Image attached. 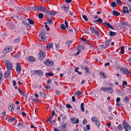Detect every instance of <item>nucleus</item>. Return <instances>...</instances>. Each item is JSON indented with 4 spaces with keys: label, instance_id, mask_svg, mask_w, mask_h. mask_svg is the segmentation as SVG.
I'll return each instance as SVG.
<instances>
[{
    "label": "nucleus",
    "instance_id": "obj_1",
    "mask_svg": "<svg viewBox=\"0 0 131 131\" xmlns=\"http://www.w3.org/2000/svg\"><path fill=\"white\" fill-rule=\"evenodd\" d=\"M4 63L5 64L7 70H11L12 69V65L10 61L5 60L4 61Z\"/></svg>",
    "mask_w": 131,
    "mask_h": 131
},
{
    "label": "nucleus",
    "instance_id": "obj_2",
    "mask_svg": "<svg viewBox=\"0 0 131 131\" xmlns=\"http://www.w3.org/2000/svg\"><path fill=\"white\" fill-rule=\"evenodd\" d=\"M125 120L122 123V125L124 128L126 129L125 131H128V130L131 131L130 127L129 125L127 123L125 122Z\"/></svg>",
    "mask_w": 131,
    "mask_h": 131
},
{
    "label": "nucleus",
    "instance_id": "obj_3",
    "mask_svg": "<svg viewBox=\"0 0 131 131\" xmlns=\"http://www.w3.org/2000/svg\"><path fill=\"white\" fill-rule=\"evenodd\" d=\"M38 58L40 60H43L45 56V54L44 52L42 50H41L38 53Z\"/></svg>",
    "mask_w": 131,
    "mask_h": 131
},
{
    "label": "nucleus",
    "instance_id": "obj_4",
    "mask_svg": "<svg viewBox=\"0 0 131 131\" xmlns=\"http://www.w3.org/2000/svg\"><path fill=\"white\" fill-rule=\"evenodd\" d=\"M120 70L124 74H127L130 73L128 69L123 67L121 68Z\"/></svg>",
    "mask_w": 131,
    "mask_h": 131
},
{
    "label": "nucleus",
    "instance_id": "obj_5",
    "mask_svg": "<svg viewBox=\"0 0 131 131\" xmlns=\"http://www.w3.org/2000/svg\"><path fill=\"white\" fill-rule=\"evenodd\" d=\"M16 69V71L18 74H19L21 72V67L19 63H18L17 64Z\"/></svg>",
    "mask_w": 131,
    "mask_h": 131
},
{
    "label": "nucleus",
    "instance_id": "obj_6",
    "mask_svg": "<svg viewBox=\"0 0 131 131\" xmlns=\"http://www.w3.org/2000/svg\"><path fill=\"white\" fill-rule=\"evenodd\" d=\"M44 63L47 66H52L53 64V62L49 59H47L46 60H45Z\"/></svg>",
    "mask_w": 131,
    "mask_h": 131
},
{
    "label": "nucleus",
    "instance_id": "obj_7",
    "mask_svg": "<svg viewBox=\"0 0 131 131\" xmlns=\"http://www.w3.org/2000/svg\"><path fill=\"white\" fill-rule=\"evenodd\" d=\"M34 73L39 77H41L43 75V73L42 70H36L35 71Z\"/></svg>",
    "mask_w": 131,
    "mask_h": 131
},
{
    "label": "nucleus",
    "instance_id": "obj_8",
    "mask_svg": "<svg viewBox=\"0 0 131 131\" xmlns=\"http://www.w3.org/2000/svg\"><path fill=\"white\" fill-rule=\"evenodd\" d=\"M60 129L61 131H67V124H63V125L61 126Z\"/></svg>",
    "mask_w": 131,
    "mask_h": 131
},
{
    "label": "nucleus",
    "instance_id": "obj_9",
    "mask_svg": "<svg viewBox=\"0 0 131 131\" xmlns=\"http://www.w3.org/2000/svg\"><path fill=\"white\" fill-rule=\"evenodd\" d=\"M70 122L72 123L76 124L79 122V120L78 118L76 119L75 118L73 117L71 119Z\"/></svg>",
    "mask_w": 131,
    "mask_h": 131
},
{
    "label": "nucleus",
    "instance_id": "obj_10",
    "mask_svg": "<svg viewBox=\"0 0 131 131\" xmlns=\"http://www.w3.org/2000/svg\"><path fill=\"white\" fill-rule=\"evenodd\" d=\"M61 8L66 13H67L69 10V8L68 7L63 5L61 6Z\"/></svg>",
    "mask_w": 131,
    "mask_h": 131
},
{
    "label": "nucleus",
    "instance_id": "obj_11",
    "mask_svg": "<svg viewBox=\"0 0 131 131\" xmlns=\"http://www.w3.org/2000/svg\"><path fill=\"white\" fill-rule=\"evenodd\" d=\"M15 23H9L8 27L10 29H13L15 28Z\"/></svg>",
    "mask_w": 131,
    "mask_h": 131
},
{
    "label": "nucleus",
    "instance_id": "obj_12",
    "mask_svg": "<svg viewBox=\"0 0 131 131\" xmlns=\"http://www.w3.org/2000/svg\"><path fill=\"white\" fill-rule=\"evenodd\" d=\"M12 46H9L8 47H5L4 50V51H5V52H9L10 51L12 50Z\"/></svg>",
    "mask_w": 131,
    "mask_h": 131
},
{
    "label": "nucleus",
    "instance_id": "obj_13",
    "mask_svg": "<svg viewBox=\"0 0 131 131\" xmlns=\"http://www.w3.org/2000/svg\"><path fill=\"white\" fill-rule=\"evenodd\" d=\"M39 37L40 38L41 40L45 39L46 38L45 33L43 32H41L40 34Z\"/></svg>",
    "mask_w": 131,
    "mask_h": 131
},
{
    "label": "nucleus",
    "instance_id": "obj_14",
    "mask_svg": "<svg viewBox=\"0 0 131 131\" xmlns=\"http://www.w3.org/2000/svg\"><path fill=\"white\" fill-rule=\"evenodd\" d=\"M15 108V105L11 104L9 105V107H8V110L9 111H12L14 110Z\"/></svg>",
    "mask_w": 131,
    "mask_h": 131
},
{
    "label": "nucleus",
    "instance_id": "obj_15",
    "mask_svg": "<svg viewBox=\"0 0 131 131\" xmlns=\"http://www.w3.org/2000/svg\"><path fill=\"white\" fill-rule=\"evenodd\" d=\"M123 12L124 13H129V11L127 7H126L125 6L123 7Z\"/></svg>",
    "mask_w": 131,
    "mask_h": 131
},
{
    "label": "nucleus",
    "instance_id": "obj_16",
    "mask_svg": "<svg viewBox=\"0 0 131 131\" xmlns=\"http://www.w3.org/2000/svg\"><path fill=\"white\" fill-rule=\"evenodd\" d=\"M120 25L119 27H123V26L127 25V23L126 21L120 23L119 24Z\"/></svg>",
    "mask_w": 131,
    "mask_h": 131
},
{
    "label": "nucleus",
    "instance_id": "obj_17",
    "mask_svg": "<svg viewBox=\"0 0 131 131\" xmlns=\"http://www.w3.org/2000/svg\"><path fill=\"white\" fill-rule=\"evenodd\" d=\"M112 13L113 15L117 16L120 15V13L116 10L113 11L112 12Z\"/></svg>",
    "mask_w": 131,
    "mask_h": 131
},
{
    "label": "nucleus",
    "instance_id": "obj_18",
    "mask_svg": "<svg viewBox=\"0 0 131 131\" xmlns=\"http://www.w3.org/2000/svg\"><path fill=\"white\" fill-rule=\"evenodd\" d=\"M21 40V39L20 38H18L17 39H15L13 41V42L14 43H20V41Z\"/></svg>",
    "mask_w": 131,
    "mask_h": 131
},
{
    "label": "nucleus",
    "instance_id": "obj_19",
    "mask_svg": "<svg viewBox=\"0 0 131 131\" xmlns=\"http://www.w3.org/2000/svg\"><path fill=\"white\" fill-rule=\"evenodd\" d=\"M129 98L128 96H125L124 99V101L125 103H127L129 102Z\"/></svg>",
    "mask_w": 131,
    "mask_h": 131
},
{
    "label": "nucleus",
    "instance_id": "obj_20",
    "mask_svg": "<svg viewBox=\"0 0 131 131\" xmlns=\"http://www.w3.org/2000/svg\"><path fill=\"white\" fill-rule=\"evenodd\" d=\"M17 126L18 127H20L21 126H22V127H25L26 126L24 123H21V122H19L17 124Z\"/></svg>",
    "mask_w": 131,
    "mask_h": 131
},
{
    "label": "nucleus",
    "instance_id": "obj_21",
    "mask_svg": "<svg viewBox=\"0 0 131 131\" xmlns=\"http://www.w3.org/2000/svg\"><path fill=\"white\" fill-rule=\"evenodd\" d=\"M108 46L106 44L104 45H101L100 46L101 49H104L106 48Z\"/></svg>",
    "mask_w": 131,
    "mask_h": 131
},
{
    "label": "nucleus",
    "instance_id": "obj_22",
    "mask_svg": "<svg viewBox=\"0 0 131 131\" xmlns=\"http://www.w3.org/2000/svg\"><path fill=\"white\" fill-rule=\"evenodd\" d=\"M53 44L51 42H50L47 45L46 47L50 49L53 47Z\"/></svg>",
    "mask_w": 131,
    "mask_h": 131
},
{
    "label": "nucleus",
    "instance_id": "obj_23",
    "mask_svg": "<svg viewBox=\"0 0 131 131\" xmlns=\"http://www.w3.org/2000/svg\"><path fill=\"white\" fill-rule=\"evenodd\" d=\"M10 71H7V72H5L4 74V77L5 78H7L9 76V73H10Z\"/></svg>",
    "mask_w": 131,
    "mask_h": 131
},
{
    "label": "nucleus",
    "instance_id": "obj_24",
    "mask_svg": "<svg viewBox=\"0 0 131 131\" xmlns=\"http://www.w3.org/2000/svg\"><path fill=\"white\" fill-rule=\"evenodd\" d=\"M90 30L92 32L93 34V32H94L95 31H96V28L94 26H93L92 27L91 26L90 27Z\"/></svg>",
    "mask_w": 131,
    "mask_h": 131
},
{
    "label": "nucleus",
    "instance_id": "obj_25",
    "mask_svg": "<svg viewBox=\"0 0 131 131\" xmlns=\"http://www.w3.org/2000/svg\"><path fill=\"white\" fill-rule=\"evenodd\" d=\"M82 94V93L81 91H77L74 94V95L75 96H78L80 95H81Z\"/></svg>",
    "mask_w": 131,
    "mask_h": 131
},
{
    "label": "nucleus",
    "instance_id": "obj_26",
    "mask_svg": "<svg viewBox=\"0 0 131 131\" xmlns=\"http://www.w3.org/2000/svg\"><path fill=\"white\" fill-rule=\"evenodd\" d=\"M100 74L102 77H103L104 78H106L105 74L102 71H100Z\"/></svg>",
    "mask_w": 131,
    "mask_h": 131
},
{
    "label": "nucleus",
    "instance_id": "obj_27",
    "mask_svg": "<svg viewBox=\"0 0 131 131\" xmlns=\"http://www.w3.org/2000/svg\"><path fill=\"white\" fill-rule=\"evenodd\" d=\"M95 124L97 127L98 128H99L100 127V126L101 124L100 121H97L95 123Z\"/></svg>",
    "mask_w": 131,
    "mask_h": 131
},
{
    "label": "nucleus",
    "instance_id": "obj_28",
    "mask_svg": "<svg viewBox=\"0 0 131 131\" xmlns=\"http://www.w3.org/2000/svg\"><path fill=\"white\" fill-rule=\"evenodd\" d=\"M112 40V39H111L110 38L108 39L106 41H105V44L107 45V46H108L109 44L111 42Z\"/></svg>",
    "mask_w": 131,
    "mask_h": 131
},
{
    "label": "nucleus",
    "instance_id": "obj_29",
    "mask_svg": "<svg viewBox=\"0 0 131 131\" xmlns=\"http://www.w3.org/2000/svg\"><path fill=\"white\" fill-rule=\"evenodd\" d=\"M84 103H82L81 104L80 106H81V111L82 112H83L84 111Z\"/></svg>",
    "mask_w": 131,
    "mask_h": 131
},
{
    "label": "nucleus",
    "instance_id": "obj_30",
    "mask_svg": "<svg viewBox=\"0 0 131 131\" xmlns=\"http://www.w3.org/2000/svg\"><path fill=\"white\" fill-rule=\"evenodd\" d=\"M94 21L95 22H100L101 23L103 22V20L101 18H99L97 20H95Z\"/></svg>",
    "mask_w": 131,
    "mask_h": 131
},
{
    "label": "nucleus",
    "instance_id": "obj_31",
    "mask_svg": "<svg viewBox=\"0 0 131 131\" xmlns=\"http://www.w3.org/2000/svg\"><path fill=\"white\" fill-rule=\"evenodd\" d=\"M27 20L28 21V23L29 24L32 25L34 24V22L32 20L30 19L29 18H28Z\"/></svg>",
    "mask_w": 131,
    "mask_h": 131
},
{
    "label": "nucleus",
    "instance_id": "obj_32",
    "mask_svg": "<svg viewBox=\"0 0 131 131\" xmlns=\"http://www.w3.org/2000/svg\"><path fill=\"white\" fill-rule=\"evenodd\" d=\"M40 7L39 6H35L34 7V11H40Z\"/></svg>",
    "mask_w": 131,
    "mask_h": 131
},
{
    "label": "nucleus",
    "instance_id": "obj_33",
    "mask_svg": "<svg viewBox=\"0 0 131 131\" xmlns=\"http://www.w3.org/2000/svg\"><path fill=\"white\" fill-rule=\"evenodd\" d=\"M38 16L39 18L40 19H41L44 17L43 15L41 13H39L38 14Z\"/></svg>",
    "mask_w": 131,
    "mask_h": 131
},
{
    "label": "nucleus",
    "instance_id": "obj_34",
    "mask_svg": "<svg viewBox=\"0 0 131 131\" xmlns=\"http://www.w3.org/2000/svg\"><path fill=\"white\" fill-rule=\"evenodd\" d=\"M125 47L124 46H122L121 47V51L120 53L122 54H123L124 53V49Z\"/></svg>",
    "mask_w": 131,
    "mask_h": 131
},
{
    "label": "nucleus",
    "instance_id": "obj_35",
    "mask_svg": "<svg viewBox=\"0 0 131 131\" xmlns=\"http://www.w3.org/2000/svg\"><path fill=\"white\" fill-rule=\"evenodd\" d=\"M28 59L29 60L32 62L34 61L35 60L33 57L32 56H30L29 57Z\"/></svg>",
    "mask_w": 131,
    "mask_h": 131
},
{
    "label": "nucleus",
    "instance_id": "obj_36",
    "mask_svg": "<svg viewBox=\"0 0 131 131\" xmlns=\"http://www.w3.org/2000/svg\"><path fill=\"white\" fill-rule=\"evenodd\" d=\"M110 35L111 36H113L116 34V33L115 32H113L112 31H110Z\"/></svg>",
    "mask_w": 131,
    "mask_h": 131
},
{
    "label": "nucleus",
    "instance_id": "obj_37",
    "mask_svg": "<svg viewBox=\"0 0 131 131\" xmlns=\"http://www.w3.org/2000/svg\"><path fill=\"white\" fill-rule=\"evenodd\" d=\"M18 90L21 95L22 96H24L25 95V94L23 92V91L21 90L19 88H18Z\"/></svg>",
    "mask_w": 131,
    "mask_h": 131
},
{
    "label": "nucleus",
    "instance_id": "obj_38",
    "mask_svg": "<svg viewBox=\"0 0 131 131\" xmlns=\"http://www.w3.org/2000/svg\"><path fill=\"white\" fill-rule=\"evenodd\" d=\"M40 12L42 11L43 10H44L45 11L47 10V9L44 6H43L42 7H40Z\"/></svg>",
    "mask_w": 131,
    "mask_h": 131
},
{
    "label": "nucleus",
    "instance_id": "obj_39",
    "mask_svg": "<svg viewBox=\"0 0 131 131\" xmlns=\"http://www.w3.org/2000/svg\"><path fill=\"white\" fill-rule=\"evenodd\" d=\"M93 34L97 36L98 37H99L100 35L99 32L96 30V31H95L93 33Z\"/></svg>",
    "mask_w": 131,
    "mask_h": 131
},
{
    "label": "nucleus",
    "instance_id": "obj_40",
    "mask_svg": "<svg viewBox=\"0 0 131 131\" xmlns=\"http://www.w3.org/2000/svg\"><path fill=\"white\" fill-rule=\"evenodd\" d=\"M53 73H52L50 72H46L45 74V75L46 76H52L53 75Z\"/></svg>",
    "mask_w": 131,
    "mask_h": 131
},
{
    "label": "nucleus",
    "instance_id": "obj_41",
    "mask_svg": "<svg viewBox=\"0 0 131 131\" xmlns=\"http://www.w3.org/2000/svg\"><path fill=\"white\" fill-rule=\"evenodd\" d=\"M100 90L104 92H106V91L107 90V88L105 87H102L101 88Z\"/></svg>",
    "mask_w": 131,
    "mask_h": 131
},
{
    "label": "nucleus",
    "instance_id": "obj_42",
    "mask_svg": "<svg viewBox=\"0 0 131 131\" xmlns=\"http://www.w3.org/2000/svg\"><path fill=\"white\" fill-rule=\"evenodd\" d=\"M107 90H108V92H110L111 94L112 93L113 91L111 87L107 88Z\"/></svg>",
    "mask_w": 131,
    "mask_h": 131
},
{
    "label": "nucleus",
    "instance_id": "obj_43",
    "mask_svg": "<svg viewBox=\"0 0 131 131\" xmlns=\"http://www.w3.org/2000/svg\"><path fill=\"white\" fill-rule=\"evenodd\" d=\"M40 95L41 96H43V97L46 96V94L43 92H40Z\"/></svg>",
    "mask_w": 131,
    "mask_h": 131
},
{
    "label": "nucleus",
    "instance_id": "obj_44",
    "mask_svg": "<svg viewBox=\"0 0 131 131\" xmlns=\"http://www.w3.org/2000/svg\"><path fill=\"white\" fill-rule=\"evenodd\" d=\"M47 21L50 24H53V22L52 20L50 19V18H48L47 20Z\"/></svg>",
    "mask_w": 131,
    "mask_h": 131
},
{
    "label": "nucleus",
    "instance_id": "obj_45",
    "mask_svg": "<svg viewBox=\"0 0 131 131\" xmlns=\"http://www.w3.org/2000/svg\"><path fill=\"white\" fill-rule=\"evenodd\" d=\"M117 128L118 130L120 131H121L123 129L122 127V126L121 124H119L117 127Z\"/></svg>",
    "mask_w": 131,
    "mask_h": 131
},
{
    "label": "nucleus",
    "instance_id": "obj_46",
    "mask_svg": "<svg viewBox=\"0 0 131 131\" xmlns=\"http://www.w3.org/2000/svg\"><path fill=\"white\" fill-rule=\"evenodd\" d=\"M16 119V118H15L13 117L9 119L8 120V121L9 122H12L14 121Z\"/></svg>",
    "mask_w": 131,
    "mask_h": 131
},
{
    "label": "nucleus",
    "instance_id": "obj_47",
    "mask_svg": "<svg viewBox=\"0 0 131 131\" xmlns=\"http://www.w3.org/2000/svg\"><path fill=\"white\" fill-rule=\"evenodd\" d=\"M106 26L107 27H109L110 29L112 30H114V29L112 27V26L109 23H108L107 24Z\"/></svg>",
    "mask_w": 131,
    "mask_h": 131
},
{
    "label": "nucleus",
    "instance_id": "obj_48",
    "mask_svg": "<svg viewBox=\"0 0 131 131\" xmlns=\"http://www.w3.org/2000/svg\"><path fill=\"white\" fill-rule=\"evenodd\" d=\"M97 118L96 117L92 116L91 118V119L92 121L93 122L96 120Z\"/></svg>",
    "mask_w": 131,
    "mask_h": 131
},
{
    "label": "nucleus",
    "instance_id": "obj_49",
    "mask_svg": "<svg viewBox=\"0 0 131 131\" xmlns=\"http://www.w3.org/2000/svg\"><path fill=\"white\" fill-rule=\"evenodd\" d=\"M22 23H23L25 25L26 27H28L30 26L29 24L28 23L25 21H23L22 22Z\"/></svg>",
    "mask_w": 131,
    "mask_h": 131
},
{
    "label": "nucleus",
    "instance_id": "obj_50",
    "mask_svg": "<svg viewBox=\"0 0 131 131\" xmlns=\"http://www.w3.org/2000/svg\"><path fill=\"white\" fill-rule=\"evenodd\" d=\"M57 13V12L56 11L52 12L51 11V15L52 16H54L56 15Z\"/></svg>",
    "mask_w": 131,
    "mask_h": 131
},
{
    "label": "nucleus",
    "instance_id": "obj_51",
    "mask_svg": "<svg viewBox=\"0 0 131 131\" xmlns=\"http://www.w3.org/2000/svg\"><path fill=\"white\" fill-rule=\"evenodd\" d=\"M61 28L63 30H65L66 29L65 26L63 24H62L61 25Z\"/></svg>",
    "mask_w": 131,
    "mask_h": 131
},
{
    "label": "nucleus",
    "instance_id": "obj_52",
    "mask_svg": "<svg viewBox=\"0 0 131 131\" xmlns=\"http://www.w3.org/2000/svg\"><path fill=\"white\" fill-rule=\"evenodd\" d=\"M83 18L86 21H87L88 20L87 17L85 15H83L82 16Z\"/></svg>",
    "mask_w": 131,
    "mask_h": 131
},
{
    "label": "nucleus",
    "instance_id": "obj_53",
    "mask_svg": "<svg viewBox=\"0 0 131 131\" xmlns=\"http://www.w3.org/2000/svg\"><path fill=\"white\" fill-rule=\"evenodd\" d=\"M81 49H83V50H84V48L81 46H80L78 47L77 50H80Z\"/></svg>",
    "mask_w": 131,
    "mask_h": 131
},
{
    "label": "nucleus",
    "instance_id": "obj_54",
    "mask_svg": "<svg viewBox=\"0 0 131 131\" xmlns=\"http://www.w3.org/2000/svg\"><path fill=\"white\" fill-rule=\"evenodd\" d=\"M84 70L87 73H89V68L87 67H85L84 68Z\"/></svg>",
    "mask_w": 131,
    "mask_h": 131
},
{
    "label": "nucleus",
    "instance_id": "obj_55",
    "mask_svg": "<svg viewBox=\"0 0 131 131\" xmlns=\"http://www.w3.org/2000/svg\"><path fill=\"white\" fill-rule=\"evenodd\" d=\"M3 78V74L2 72L1 71L0 72V81H2Z\"/></svg>",
    "mask_w": 131,
    "mask_h": 131
},
{
    "label": "nucleus",
    "instance_id": "obj_56",
    "mask_svg": "<svg viewBox=\"0 0 131 131\" xmlns=\"http://www.w3.org/2000/svg\"><path fill=\"white\" fill-rule=\"evenodd\" d=\"M116 5V4L115 2H113L111 4V6L113 7H115Z\"/></svg>",
    "mask_w": 131,
    "mask_h": 131
},
{
    "label": "nucleus",
    "instance_id": "obj_57",
    "mask_svg": "<svg viewBox=\"0 0 131 131\" xmlns=\"http://www.w3.org/2000/svg\"><path fill=\"white\" fill-rule=\"evenodd\" d=\"M116 3L117 4L121 5H122L121 1L120 0H117Z\"/></svg>",
    "mask_w": 131,
    "mask_h": 131
},
{
    "label": "nucleus",
    "instance_id": "obj_58",
    "mask_svg": "<svg viewBox=\"0 0 131 131\" xmlns=\"http://www.w3.org/2000/svg\"><path fill=\"white\" fill-rule=\"evenodd\" d=\"M45 11H46V12L45 13V14H48V15H51V10H46Z\"/></svg>",
    "mask_w": 131,
    "mask_h": 131
},
{
    "label": "nucleus",
    "instance_id": "obj_59",
    "mask_svg": "<svg viewBox=\"0 0 131 131\" xmlns=\"http://www.w3.org/2000/svg\"><path fill=\"white\" fill-rule=\"evenodd\" d=\"M66 106L68 108H70L72 107L71 106L69 103H68L66 104Z\"/></svg>",
    "mask_w": 131,
    "mask_h": 131
},
{
    "label": "nucleus",
    "instance_id": "obj_60",
    "mask_svg": "<svg viewBox=\"0 0 131 131\" xmlns=\"http://www.w3.org/2000/svg\"><path fill=\"white\" fill-rule=\"evenodd\" d=\"M45 24H46L45 26L47 31H48L50 29L49 27L46 24V23H45Z\"/></svg>",
    "mask_w": 131,
    "mask_h": 131
},
{
    "label": "nucleus",
    "instance_id": "obj_61",
    "mask_svg": "<svg viewBox=\"0 0 131 131\" xmlns=\"http://www.w3.org/2000/svg\"><path fill=\"white\" fill-rule=\"evenodd\" d=\"M2 116L3 117H4L6 115V112L4 111L1 114Z\"/></svg>",
    "mask_w": 131,
    "mask_h": 131
},
{
    "label": "nucleus",
    "instance_id": "obj_62",
    "mask_svg": "<svg viewBox=\"0 0 131 131\" xmlns=\"http://www.w3.org/2000/svg\"><path fill=\"white\" fill-rule=\"evenodd\" d=\"M13 56L17 58H19L20 57V56L19 54H16L15 55H14Z\"/></svg>",
    "mask_w": 131,
    "mask_h": 131
},
{
    "label": "nucleus",
    "instance_id": "obj_63",
    "mask_svg": "<svg viewBox=\"0 0 131 131\" xmlns=\"http://www.w3.org/2000/svg\"><path fill=\"white\" fill-rule=\"evenodd\" d=\"M50 121V124H52L53 125H54L55 124H54V120H51Z\"/></svg>",
    "mask_w": 131,
    "mask_h": 131
},
{
    "label": "nucleus",
    "instance_id": "obj_64",
    "mask_svg": "<svg viewBox=\"0 0 131 131\" xmlns=\"http://www.w3.org/2000/svg\"><path fill=\"white\" fill-rule=\"evenodd\" d=\"M17 17L20 20H24L25 19L24 17H23L22 16H20V17H19L18 16Z\"/></svg>",
    "mask_w": 131,
    "mask_h": 131
}]
</instances>
